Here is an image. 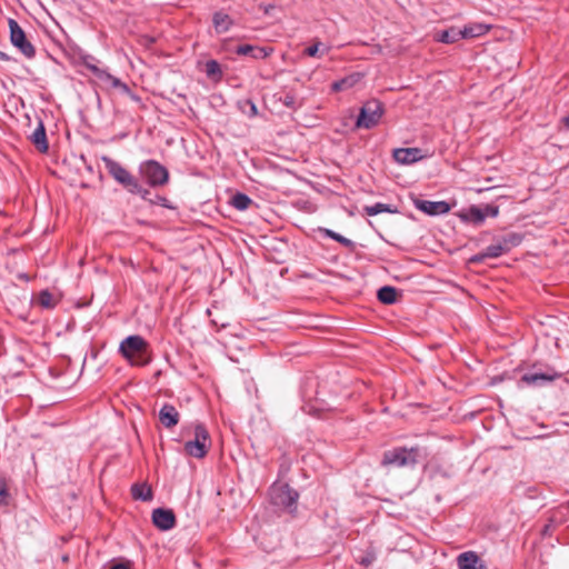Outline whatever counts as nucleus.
<instances>
[{
  "instance_id": "17",
  "label": "nucleus",
  "mask_w": 569,
  "mask_h": 569,
  "mask_svg": "<svg viewBox=\"0 0 569 569\" xmlns=\"http://www.w3.org/2000/svg\"><path fill=\"white\" fill-rule=\"evenodd\" d=\"M212 24L217 33H224L233 26V19L223 11H217L212 16Z\"/></svg>"
},
{
  "instance_id": "9",
  "label": "nucleus",
  "mask_w": 569,
  "mask_h": 569,
  "mask_svg": "<svg viewBox=\"0 0 569 569\" xmlns=\"http://www.w3.org/2000/svg\"><path fill=\"white\" fill-rule=\"evenodd\" d=\"M499 214V207L492 204H485L483 207L471 206L467 208L460 218L462 221L480 226L485 222L487 217L496 218Z\"/></svg>"
},
{
  "instance_id": "18",
  "label": "nucleus",
  "mask_w": 569,
  "mask_h": 569,
  "mask_svg": "<svg viewBox=\"0 0 569 569\" xmlns=\"http://www.w3.org/2000/svg\"><path fill=\"white\" fill-rule=\"evenodd\" d=\"M31 141L40 152H47L49 144L47 141L46 128L41 120H39L37 128L31 134Z\"/></svg>"
},
{
  "instance_id": "32",
  "label": "nucleus",
  "mask_w": 569,
  "mask_h": 569,
  "mask_svg": "<svg viewBox=\"0 0 569 569\" xmlns=\"http://www.w3.org/2000/svg\"><path fill=\"white\" fill-rule=\"evenodd\" d=\"M376 560V552L373 550H367L363 556L357 559V562L363 567H369Z\"/></svg>"
},
{
  "instance_id": "7",
  "label": "nucleus",
  "mask_w": 569,
  "mask_h": 569,
  "mask_svg": "<svg viewBox=\"0 0 569 569\" xmlns=\"http://www.w3.org/2000/svg\"><path fill=\"white\" fill-rule=\"evenodd\" d=\"M382 114L383 106L380 101H367L360 109L356 126L358 128L371 129L379 123Z\"/></svg>"
},
{
  "instance_id": "1",
  "label": "nucleus",
  "mask_w": 569,
  "mask_h": 569,
  "mask_svg": "<svg viewBox=\"0 0 569 569\" xmlns=\"http://www.w3.org/2000/svg\"><path fill=\"white\" fill-rule=\"evenodd\" d=\"M118 352L130 366L144 367L152 360L150 343L140 335L126 337L120 342Z\"/></svg>"
},
{
  "instance_id": "13",
  "label": "nucleus",
  "mask_w": 569,
  "mask_h": 569,
  "mask_svg": "<svg viewBox=\"0 0 569 569\" xmlns=\"http://www.w3.org/2000/svg\"><path fill=\"white\" fill-rule=\"evenodd\" d=\"M423 158L419 148H398L393 150V159L401 164H411Z\"/></svg>"
},
{
  "instance_id": "45",
  "label": "nucleus",
  "mask_w": 569,
  "mask_h": 569,
  "mask_svg": "<svg viewBox=\"0 0 569 569\" xmlns=\"http://www.w3.org/2000/svg\"><path fill=\"white\" fill-rule=\"evenodd\" d=\"M62 560H63V561H68V556H64V557L62 558Z\"/></svg>"
},
{
  "instance_id": "6",
  "label": "nucleus",
  "mask_w": 569,
  "mask_h": 569,
  "mask_svg": "<svg viewBox=\"0 0 569 569\" xmlns=\"http://www.w3.org/2000/svg\"><path fill=\"white\" fill-rule=\"evenodd\" d=\"M102 162L108 171V173L127 191L129 192L131 188H136V182L138 179L131 174L129 170H127L121 163L111 159L108 156L101 157Z\"/></svg>"
},
{
  "instance_id": "8",
  "label": "nucleus",
  "mask_w": 569,
  "mask_h": 569,
  "mask_svg": "<svg viewBox=\"0 0 569 569\" xmlns=\"http://www.w3.org/2000/svg\"><path fill=\"white\" fill-rule=\"evenodd\" d=\"M10 30V41L27 59L36 57L34 46L27 39L20 24L12 18L8 20Z\"/></svg>"
},
{
  "instance_id": "39",
  "label": "nucleus",
  "mask_w": 569,
  "mask_h": 569,
  "mask_svg": "<svg viewBox=\"0 0 569 569\" xmlns=\"http://www.w3.org/2000/svg\"><path fill=\"white\" fill-rule=\"evenodd\" d=\"M319 46H320V42H317V43H315V44H312V46L308 47V48L305 50L306 54H307V56H309V57H315V56H317L318 50H319Z\"/></svg>"
},
{
  "instance_id": "41",
  "label": "nucleus",
  "mask_w": 569,
  "mask_h": 569,
  "mask_svg": "<svg viewBox=\"0 0 569 569\" xmlns=\"http://www.w3.org/2000/svg\"><path fill=\"white\" fill-rule=\"evenodd\" d=\"M248 103L250 104L251 116H257V106L251 100H248Z\"/></svg>"
},
{
  "instance_id": "34",
  "label": "nucleus",
  "mask_w": 569,
  "mask_h": 569,
  "mask_svg": "<svg viewBox=\"0 0 569 569\" xmlns=\"http://www.w3.org/2000/svg\"><path fill=\"white\" fill-rule=\"evenodd\" d=\"M129 192L132 193V194L140 196L143 200H146L148 202H149V200H152L151 198H149L150 191L148 189L143 188L139 183V181L136 182V188H131Z\"/></svg>"
},
{
  "instance_id": "2",
  "label": "nucleus",
  "mask_w": 569,
  "mask_h": 569,
  "mask_svg": "<svg viewBox=\"0 0 569 569\" xmlns=\"http://www.w3.org/2000/svg\"><path fill=\"white\" fill-rule=\"evenodd\" d=\"M419 457V447H396L383 452L381 466L387 468L410 467L417 463Z\"/></svg>"
},
{
  "instance_id": "42",
  "label": "nucleus",
  "mask_w": 569,
  "mask_h": 569,
  "mask_svg": "<svg viewBox=\"0 0 569 569\" xmlns=\"http://www.w3.org/2000/svg\"><path fill=\"white\" fill-rule=\"evenodd\" d=\"M0 60H1V61H11L12 59H11V57H10V56H8L7 53H4V52L0 51Z\"/></svg>"
},
{
  "instance_id": "33",
  "label": "nucleus",
  "mask_w": 569,
  "mask_h": 569,
  "mask_svg": "<svg viewBox=\"0 0 569 569\" xmlns=\"http://www.w3.org/2000/svg\"><path fill=\"white\" fill-rule=\"evenodd\" d=\"M272 51H273L272 48L254 46V50H253L251 57L253 59H266L267 57H269L272 53Z\"/></svg>"
},
{
  "instance_id": "35",
  "label": "nucleus",
  "mask_w": 569,
  "mask_h": 569,
  "mask_svg": "<svg viewBox=\"0 0 569 569\" xmlns=\"http://www.w3.org/2000/svg\"><path fill=\"white\" fill-rule=\"evenodd\" d=\"M253 50H254V46H252V44H241L236 48L234 52L238 56H250L251 57Z\"/></svg>"
},
{
  "instance_id": "24",
  "label": "nucleus",
  "mask_w": 569,
  "mask_h": 569,
  "mask_svg": "<svg viewBox=\"0 0 569 569\" xmlns=\"http://www.w3.org/2000/svg\"><path fill=\"white\" fill-rule=\"evenodd\" d=\"M204 72L208 78L219 81L222 79L223 72L220 63L217 60H208L204 64Z\"/></svg>"
},
{
  "instance_id": "14",
  "label": "nucleus",
  "mask_w": 569,
  "mask_h": 569,
  "mask_svg": "<svg viewBox=\"0 0 569 569\" xmlns=\"http://www.w3.org/2000/svg\"><path fill=\"white\" fill-rule=\"evenodd\" d=\"M180 415L176 407L171 403H164L159 410V421L161 425L171 429L179 423Z\"/></svg>"
},
{
  "instance_id": "11",
  "label": "nucleus",
  "mask_w": 569,
  "mask_h": 569,
  "mask_svg": "<svg viewBox=\"0 0 569 569\" xmlns=\"http://www.w3.org/2000/svg\"><path fill=\"white\" fill-rule=\"evenodd\" d=\"M273 99L291 111H297L303 106V99L298 96L297 91L286 87L276 92Z\"/></svg>"
},
{
  "instance_id": "22",
  "label": "nucleus",
  "mask_w": 569,
  "mask_h": 569,
  "mask_svg": "<svg viewBox=\"0 0 569 569\" xmlns=\"http://www.w3.org/2000/svg\"><path fill=\"white\" fill-rule=\"evenodd\" d=\"M435 39L442 43H453L462 39L461 30L457 28H450L435 34Z\"/></svg>"
},
{
  "instance_id": "44",
  "label": "nucleus",
  "mask_w": 569,
  "mask_h": 569,
  "mask_svg": "<svg viewBox=\"0 0 569 569\" xmlns=\"http://www.w3.org/2000/svg\"><path fill=\"white\" fill-rule=\"evenodd\" d=\"M563 123L566 124V127L569 129V116L565 117L562 119Z\"/></svg>"
},
{
  "instance_id": "27",
  "label": "nucleus",
  "mask_w": 569,
  "mask_h": 569,
  "mask_svg": "<svg viewBox=\"0 0 569 569\" xmlns=\"http://www.w3.org/2000/svg\"><path fill=\"white\" fill-rule=\"evenodd\" d=\"M556 377L548 376L546 373H526L522 376L521 381L526 385H541L545 382L552 381Z\"/></svg>"
},
{
  "instance_id": "20",
  "label": "nucleus",
  "mask_w": 569,
  "mask_h": 569,
  "mask_svg": "<svg viewBox=\"0 0 569 569\" xmlns=\"http://www.w3.org/2000/svg\"><path fill=\"white\" fill-rule=\"evenodd\" d=\"M490 27L483 23H470L465 26L461 30L462 39L477 38L486 34Z\"/></svg>"
},
{
  "instance_id": "28",
  "label": "nucleus",
  "mask_w": 569,
  "mask_h": 569,
  "mask_svg": "<svg viewBox=\"0 0 569 569\" xmlns=\"http://www.w3.org/2000/svg\"><path fill=\"white\" fill-rule=\"evenodd\" d=\"M251 203L252 199L242 192H237L230 200V204L240 211L247 210Z\"/></svg>"
},
{
  "instance_id": "16",
  "label": "nucleus",
  "mask_w": 569,
  "mask_h": 569,
  "mask_svg": "<svg viewBox=\"0 0 569 569\" xmlns=\"http://www.w3.org/2000/svg\"><path fill=\"white\" fill-rule=\"evenodd\" d=\"M94 77L101 81L103 84L113 88L120 89L121 91L128 90V84L122 82L119 78L109 73L106 69H93Z\"/></svg>"
},
{
  "instance_id": "15",
  "label": "nucleus",
  "mask_w": 569,
  "mask_h": 569,
  "mask_svg": "<svg viewBox=\"0 0 569 569\" xmlns=\"http://www.w3.org/2000/svg\"><path fill=\"white\" fill-rule=\"evenodd\" d=\"M459 569H487L485 562L475 551H465L457 557Z\"/></svg>"
},
{
  "instance_id": "36",
  "label": "nucleus",
  "mask_w": 569,
  "mask_h": 569,
  "mask_svg": "<svg viewBox=\"0 0 569 569\" xmlns=\"http://www.w3.org/2000/svg\"><path fill=\"white\" fill-rule=\"evenodd\" d=\"M149 202L151 204H159L163 208H172V206L170 204V201L163 197V196H160V194H156L154 198H152V200H149Z\"/></svg>"
},
{
  "instance_id": "31",
  "label": "nucleus",
  "mask_w": 569,
  "mask_h": 569,
  "mask_svg": "<svg viewBox=\"0 0 569 569\" xmlns=\"http://www.w3.org/2000/svg\"><path fill=\"white\" fill-rule=\"evenodd\" d=\"M10 492L6 478L0 477V507L9 505Z\"/></svg>"
},
{
  "instance_id": "25",
  "label": "nucleus",
  "mask_w": 569,
  "mask_h": 569,
  "mask_svg": "<svg viewBox=\"0 0 569 569\" xmlns=\"http://www.w3.org/2000/svg\"><path fill=\"white\" fill-rule=\"evenodd\" d=\"M377 297L380 302L385 305H392L397 300V290L391 286H385L378 290Z\"/></svg>"
},
{
  "instance_id": "4",
  "label": "nucleus",
  "mask_w": 569,
  "mask_h": 569,
  "mask_svg": "<svg viewBox=\"0 0 569 569\" xmlns=\"http://www.w3.org/2000/svg\"><path fill=\"white\" fill-rule=\"evenodd\" d=\"M270 499L272 505L293 511L296 510L299 493L288 483H273L270 488Z\"/></svg>"
},
{
  "instance_id": "43",
  "label": "nucleus",
  "mask_w": 569,
  "mask_h": 569,
  "mask_svg": "<svg viewBox=\"0 0 569 569\" xmlns=\"http://www.w3.org/2000/svg\"><path fill=\"white\" fill-rule=\"evenodd\" d=\"M110 569H128V566L124 563H116L110 567Z\"/></svg>"
},
{
  "instance_id": "40",
  "label": "nucleus",
  "mask_w": 569,
  "mask_h": 569,
  "mask_svg": "<svg viewBox=\"0 0 569 569\" xmlns=\"http://www.w3.org/2000/svg\"><path fill=\"white\" fill-rule=\"evenodd\" d=\"M122 92L128 94L130 97V99L133 100L134 102H141V98L137 93H134L129 87H128L127 91H122Z\"/></svg>"
},
{
  "instance_id": "38",
  "label": "nucleus",
  "mask_w": 569,
  "mask_h": 569,
  "mask_svg": "<svg viewBox=\"0 0 569 569\" xmlns=\"http://www.w3.org/2000/svg\"><path fill=\"white\" fill-rule=\"evenodd\" d=\"M94 57L92 56H87L83 58V66L93 73V69H100L93 61H94Z\"/></svg>"
},
{
  "instance_id": "37",
  "label": "nucleus",
  "mask_w": 569,
  "mask_h": 569,
  "mask_svg": "<svg viewBox=\"0 0 569 569\" xmlns=\"http://www.w3.org/2000/svg\"><path fill=\"white\" fill-rule=\"evenodd\" d=\"M410 198L417 209H419L423 213H427V200L420 199L419 197H417L415 194H410Z\"/></svg>"
},
{
  "instance_id": "10",
  "label": "nucleus",
  "mask_w": 569,
  "mask_h": 569,
  "mask_svg": "<svg viewBox=\"0 0 569 569\" xmlns=\"http://www.w3.org/2000/svg\"><path fill=\"white\" fill-rule=\"evenodd\" d=\"M519 242V238L511 236L510 239H503L502 242L493 243L483 249L480 253L471 258L472 262H481L486 258H498L510 250L511 246Z\"/></svg>"
},
{
  "instance_id": "3",
  "label": "nucleus",
  "mask_w": 569,
  "mask_h": 569,
  "mask_svg": "<svg viewBox=\"0 0 569 569\" xmlns=\"http://www.w3.org/2000/svg\"><path fill=\"white\" fill-rule=\"evenodd\" d=\"M139 174L150 187H161L169 181V171L157 160H144L139 164Z\"/></svg>"
},
{
  "instance_id": "12",
  "label": "nucleus",
  "mask_w": 569,
  "mask_h": 569,
  "mask_svg": "<svg viewBox=\"0 0 569 569\" xmlns=\"http://www.w3.org/2000/svg\"><path fill=\"white\" fill-rule=\"evenodd\" d=\"M176 521V515L171 509L157 508L152 511V523L161 531L172 529Z\"/></svg>"
},
{
  "instance_id": "29",
  "label": "nucleus",
  "mask_w": 569,
  "mask_h": 569,
  "mask_svg": "<svg viewBox=\"0 0 569 569\" xmlns=\"http://www.w3.org/2000/svg\"><path fill=\"white\" fill-rule=\"evenodd\" d=\"M363 211L372 217V216H377L379 213H383V212H388V213H393L397 211L396 208H392L391 204H387V203H381V202H377L372 206H366L363 208Z\"/></svg>"
},
{
  "instance_id": "30",
  "label": "nucleus",
  "mask_w": 569,
  "mask_h": 569,
  "mask_svg": "<svg viewBox=\"0 0 569 569\" xmlns=\"http://www.w3.org/2000/svg\"><path fill=\"white\" fill-rule=\"evenodd\" d=\"M37 303L44 309H53L57 305L53 295L49 290H42L37 297Z\"/></svg>"
},
{
  "instance_id": "23",
  "label": "nucleus",
  "mask_w": 569,
  "mask_h": 569,
  "mask_svg": "<svg viewBox=\"0 0 569 569\" xmlns=\"http://www.w3.org/2000/svg\"><path fill=\"white\" fill-rule=\"evenodd\" d=\"M456 204L455 201H429L428 213L429 216L445 214Z\"/></svg>"
},
{
  "instance_id": "26",
  "label": "nucleus",
  "mask_w": 569,
  "mask_h": 569,
  "mask_svg": "<svg viewBox=\"0 0 569 569\" xmlns=\"http://www.w3.org/2000/svg\"><path fill=\"white\" fill-rule=\"evenodd\" d=\"M320 232L327 237V238H330L339 243H341L343 247L350 249V250H353L355 249V242L346 237H343L342 234L333 231V230H330V229H326V228H322L320 229Z\"/></svg>"
},
{
  "instance_id": "5",
  "label": "nucleus",
  "mask_w": 569,
  "mask_h": 569,
  "mask_svg": "<svg viewBox=\"0 0 569 569\" xmlns=\"http://www.w3.org/2000/svg\"><path fill=\"white\" fill-rule=\"evenodd\" d=\"M210 443V436L207 428L199 423L194 427V439L184 443V451L193 458L201 459L208 453Z\"/></svg>"
},
{
  "instance_id": "19",
  "label": "nucleus",
  "mask_w": 569,
  "mask_h": 569,
  "mask_svg": "<svg viewBox=\"0 0 569 569\" xmlns=\"http://www.w3.org/2000/svg\"><path fill=\"white\" fill-rule=\"evenodd\" d=\"M131 496L136 500L150 501L153 498L152 489L147 482H137L131 487Z\"/></svg>"
},
{
  "instance_id": "21",
  "label": "nucleus",
  "mask_w": 569,
  "mask_h": 569,
  "mask_svg": "<svg viewBox=\"0 0 569 569\" xmlns=\"http://www.w3.org/2000/svg\"><path fill=\"white\" fill-rule=\"evenodd\" d=\"M361 79L360 73L349 74L340 80L332 82L331 91L339 92L352 88Z\"/></svg>"
}]
</instances>
